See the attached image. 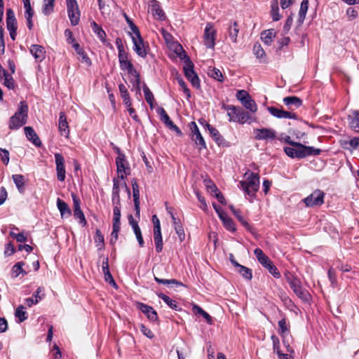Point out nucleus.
Returning a JSON list of instances; mask_svg holds the SVG:
<instances>
[{"instance_id":"1","label":"nucleus","mask_w":359,"mask_h":359,"mask_svg":"<svg viewBox=\"0 0 359 359\" xmlns=\"http://www.w3.org/2000/svg\"><path fill=\"white\" fill-rule=\"evenodd\" d=\"M293 147H284L285 153L290 158H303L308 156H317L321 152L320 149H315L312 147L303 145L302 143H292Z\"/></svg>"},{"instance_id":"2","label":"nucleus","mask_w":359,"mask_h":359,"mask_svg":"<svg viewBox=\"0 0 359 359\" xmlns=\"http://www.w3.org/2000/svg\"><path fill=\"white\" fill-rule=\"evenodd\" d=\"M222 108L227 111L229 121L238 122L241 124L251 123L255 118L247 111L234 105L223 104Z\"/></svg>"},{"instance_id":"3","label":"nucleus","mask_w":359,"mask_h":359,"mask_svg":"<svg viewBox=\"0 0 359 359\" xmlns=\"http://www.w3.org/2000/svg\"><path fill=\"white\" fill-rule=\"evenodd\" d=\"M28 118V105L25 101L20 102L17 111L10 118L8 128L18 130L26 124Z\"/></svg>"},{"instance_id":"4","label":"nucleus","mask_w":359,"mask_h":359,"mask_svg":"<svg viewBox=\"0 0 359 359\" xmlns=\"http://www.w3.org/2000/svg\"><path fill=\"white\" fill-rule=\"evenodd\" d=\"M247 175L245 181H240L239 187L243 190L246 195L253 198L259 187V177L257 173L251 172L249 170L245 173V176Z\"/></svg>"},{"instance_id":"5","label":"nucleus","mask_w":359,"mask_h":359,"mask_svg":"<svg viewBox=\"0 0 359 359\" xmlns=\"http://www.w3.org/2000/svg\"><path fill=\"white\" fill-rule=\"evenodd\" d=\"M194 63L187 58L185 60V65L184 66V73L186 78L191 82L193 87L199 88L201 87L200 79L194 69Z\"/></svg>"},{"instance_id":"6","label":"nucleus","mask_w":359,"mask_h":359,"mask_svg":"<svg viewBox=\"0 0 359 359\" xmlns=\"http://www.w3.org/2000/svg\"><path fill=\"white\" fill-rule=\"evenodd\" d=\"M114 205V209H113V230L111 232V243H115L118 237V232L121 229V204Z\"/></svg>"},{"instance_id":"7","label":"nucleus","mask_w":359,"mask_h":359,"mask_svg":"<svg viewBox=\"0 0 359 359\" xmlns=\"http://www.w3.org/2000/svg\"><path fill=\"white\" fill-rule=\"evenodd\" d=\"M118 156L116 158V164L117 168V172L118 175V177L123 180L125 179V175L129 174L130 168L128 166V163L126 161L125 155L120 151V149H117Z\"/></svg>"},{"instance_id":"8","label":"nucleus","mask_w":359,"mask_h":359,"mask_svg":"<svg viewBox=\"0 0 359 359\" xmlns=\"http://www.w3.org/2000/svg\"><path fill=\"white\" fill-rule=\"evenodd\" d=\"M325 194L320 189H316L304 199L307 207L320 206L324 203Z\"/></svg>"},{"instance_id":"9","label":"nucleus","mask_w":359,"mask_h":359,"mask_svg":"<svg viewBox=\"0 0 359 359\" xmlns=\"http://www.w3.org/2000/svg\"><path fill=\"white\" fill-rule=\"evenodd\" d=\"M216 30L213 28L211 23H208L205 26L203 34V43L208 48H214L216 39Z\"/></svg>"},{"instance_id":"10","label":"nucleus","mask_w":359,"mask_h":359,"mask_svg":"<svg viewBox=\"0 0 359 359\" xmlns=\"http://www.w3.org/2000/svg\"><path fill=\"white\" fill-rule=\"evenodd\" d=\"M72 197L74 203V217L75 219H79V223L84 226L86 225L87 222L80 207V199L74 194H72Z\"/></svg>"},{"instance_id":"11","label":"nucleus","mask_w":359,"mask_h":359,"mask_svg":"<svg viewBox=\"0 0 359 359\" xmlns=\"http://www.w3.org/2000/svg\"><path fill=\"white\" fill-rule=\"evenodd\" d=\"M55 160L56 164L57 178L60 182H63L65 180V158L61 154H55Z\"/></svg>"},{"instance_id":"12","label":"nucleus","mask_w":359,"mask_h":359,"mask_svg":"<svg viewBox=\"0 0 359 359\" xmlns=\"http://www.w3.org/2000/svg\"><path fill=\"white\" fill-rule=\"evenodd\" d=\"M132 40L134 44V50L135 53L142 57L147 56L146 46L144 41L139 32V35L132 36Z\"/></svg>"},{"instance_id":"13","label":"nucleus","mask_w":359,"mask_h":359,"mask_svg":"<svg viewBox=\"0 0 359 359\" xmlns=\"http://www.w3.org/2000/svg\"><path fill=\"white\" fill-rule=\"evenodd\" d=\"M269 113L278 118H290V119H297V115L292 111H287L283 109H278L274 107H268Z\"/></svg>"},{"instance_id":"14","label":"nucleus","mask_w":359,"mask_h":359,"mask_svg":"<svg viewBox=\"0 0 359 359\" xmlns=\"http://www.w3.org/2000/svg\"><path fill=\"white\" fill-rule=\"evenodd\" d=\"M254 133L255 135V139L257 140H274L276 137V132L271 128H263L261 129H255Z\"/></svg>"},{"instance_id":"15","label":"nucleus","mask_w":359,"mask_h":359,"mask_svg":"<svg viewBox=\"0 0 359 359\" xmlns=\"http://www.w3.org/2000/svg\"><path fill=\"white\" fill-rule=\"evenodd\" d=\"M137 308L145 314L147 318L151 321H156L158 320L157 313L151 306L141 302H137Z\"/></svg>"},{"instance_id":"16","label":"nucleus","mask_w":359,"mask_h":359,"mask_svg":"<svg viewBox=\"0 0 359 359\" xmlns=\"http://www.w3.org/2000/svg\"><path fill=\"white\" fill-rule=\"evenodd\" d=\"M129 224L132 226L134 233L135 234L136 238L141 248L144 246V242L142 235L141 229L138 225L137 222L134 219L132 215L128 216Z\"/></svg>"},{"instance_id":"17","label":"nucleus","mask_w":359,"mask_h":359,"mask_svg":"<svg viewBox=\"0 0 359 359\" xmlns=\"http://www.w3.org/2000/svg\"><path fill=\"white\" fill-rule=\"evenodd\" d=\"M58 129L61 135L68 138L69 135V128L65 112H60L58 120Z\"/></svg>"},{"instance_id":"18","label":"nucleus","mask_w":359,"mask_h":359,"mask_svg":"<svg viewBox=\"0 0 359 359\" xmlns=\"http://www.w3.org/2000/svg\"><path fill=\"white\" fill-rule=\"evenodd\" d=\"M132 188H133V201L135 210L136 212V215L140 217V190L139 186L135 179H133L131 181Z\"/></svg>"},{"instance_id":"19","label":"nucleus","mask_w":359,"mask_h":359,"mask_svg":"<svg viewBox=\"0 0 359 359\" xmlns=\"http://www.w3.org/2000/svg\"><path fill=\"white\" fill-rule=\"evenodd\" d=\"M29 51L37 62H41L46 57V51L42 46L33 44L31 46Z\"/></svg>"},{"instance_id":"20","label":"nucleus","mask_w":359,"mask_h":359,"mask_svg":"<svg viewBox=\"0 0 359 359\" xmlns=\"http://www.w3.org/2000/svg\"><path fill=\"white\" fill-rule=\"evenodd\" d=\"M284 104L291 111L299 108L302 105V100L296 96H288L283 99Z\"/></svg>"},{"instance_id":"21","label":"nucleus","mask_w":359,"mask_h":359,"mask_svg":"<svg viewBox=\"0 0 359 359\" xmlns=\"http://www.w3.org/2000/svg\"><path fill=\"white\" fill-rule=\"evenodd\" d=\"M25 133L27 137V138L32 142L35 146L36 147H41L42 143L40 140L39 136L35 133L32 127L31 126H26L24 128Z\"/></svg>"},{"instance_id":"22","label":"nucleus","mask_w":359,"mask_h":359,"mask_svg":"<svg viewBox=\"0 0 359 359\" xmlns=\"http://www.w3.org/2000/svg\"><path fill=\"white\" fill-rule=\"evenodd\" d=\"M284 276L292 291H294L296 289H298L299 287L302 286L301 280L297 278V276H295L290 271H286L284 274Z\"/></svg>"},{"instance_id":"23","label":"nucleus","mask_w":359,"mask_h":359,"mask_svg":"<svg viewBox=\"0 0 359 359\" xmlns=\"http://www.w3.org/2000/svg\"><path fill=\"white\" fill-rule=\"evenodd\" d=\"M6 27L8 30L17 29V20L12 8L6 10Z\"/></svg>"},{"instance_id":"24","label":"nucleus","mask_w":359,"mask_h":359,"mask_svg":"<svg viewBox=\"0 0 359 359\" xmlns=\"http://www.w3.org/2000/svg\"><path fill=\"white\" fill-rule=\"evenodd\" d=\"M278 330L280 334L283 338V344L286 346L287 351L292 352V351L289 344H286L285 341V337H286V334L289 333V330L287 327V323L285 318H282L278 321Z\"/></svg>"},{"instance_id":"25","label":"nucleus","mask_w":359,"mask_h":359,"mask_svg":"<svg viewBox=\"0 0 359 359\" xmlns=\"http://www.w3.org/2000/svg\"><path fill=\"white\" fill-rule=\"evenodd\" d=\"M57 207L62 217H69L72 215L71 209L67 203L59 198L57 199Z\"/></svg>"},{"instance_id":"26","label":"nucleus","mask_w":359,"mask_h":359,"mask_svg":"<svg viewBox=\"0 0 359 359\" xmlns=\"http://www.w3.org/2000/svg\"><path fill=\"white\" fill-rule=\"evenodd\" d=\"M120 188H119V181L117 178L113 179V189H112V203L120 205L121 199H120Z\"/></svg>"},{"instance_id":"27","label":"nucleus","mask_w":359,"mask_h":359,"mask_svg":"<svg viewBox=\"0 0 359 359\" xmlns=\"http://www.w3.org/2000/svg\"><path fill=\"white\" fill-rule=\"evenodd\" d=\"M228 34L232 42L236 43L238 34L239 32V27L237 22L230 23L227 28Z\"/></svg>"},{"instance_id":"28","label":"nucleus","mask_w":359,"mask_h":359,"mask_svg":"<svg viewBox=\"0 0 359 359\" xmlns=\"http://www.w3.org/2000/svg\"><path fill=\"white\" fill-rule=\"evenodd\" d=\"M206 127L211 135V137L214 139V140L218 144H221L224 142L223 137L220 135L219 132L217 129H216L212 126L210 125L209 123H206Z\"/></svg>"},{"instance_id":"29","label":"nucleus","mask_w":359,"mask_h":359,"mask_svg":"<svg viewBox=\"0 0 359 359\" xmlns=\"http://www.w3.org/2000/svg\"><path fill=\"white\" fill-rule=\"evenodd\" d=\"M12 179L18 189V190L20 193H23L25 188V177L22 175L16 174L12 175Z\"/></svg>"},{"instance_id":"30","label":"nucleus","mask_w":359,"mask_h":359,"mask_svg":"<svg viewBox=\"0 0 359 359\" xmlns=\"http://www.w3.org/2000/svg\"><path fill=\"white\" fill-rule=\"evenodd\" d=\"M158 296L172 309L175 311L180 310L179 305L175 300L170 299L163 293H159L158 294Z\"/></svg>"},{"instance_id":"31","label":"nucleus","mask_w":359,"mask_h":359,"mask_svg":"<svg viewBox=\"0 0 359 359\" xmlns=\"http://www.w3.org/2000/svg\"><path fill=\"white\" fill-rule=\"evenodd\" d=\"M55 0H43L42 5V13L45 15H49L54 11Z\"/></svg>"},{"instance_id":"32","label":"nucleus","mask_w":359,"mask_h":359,"mask_svg":"<svg viewBox=\"0 0 359 359\" xmlns=\"http://www.w3.org/2000/svg\"><path fill=\"white\" fill-rule=\"evenodd\" d=\"M295 294L304 302H309L311 295L309 292L303 288L302 285L293 291Z\"/></svg>"},{"instance_id":"33","label":"nucleus","mask_w":359,"mask_h":359,"mask_svg":"<svg viewBox=\"0 0 359 359\" xmlns=\"http://www.w3.org/2000/svg\"><path fill=\"white\" fill-rule=\"evenodd\" d=\"M93 31L97 34L101 41L104 42L106 39V33L102 28L99 26L95 21L91 22Z\"/></svg>"},{"instance_id":"34","label":"nucleus","mask_w":359,"mask_h":359,"mask_svg":"<svg viewBox=\"0 0 359 359\" xmlns=\"http://www.w3.org/2000/svg\"><path fill=\"white\" fill-rule=\"evenodd\" d=\"M309 8V0H303L301 3L300 9L299 11V22L302 23L306 18V15Z\"/></svg>"},{"instance_id":"35","label":"nucleus","mask_w":359,"mask_h":359,"mask_svg":"<svg viewBox=\"0 0 359 359\" xmlns=\"http://www.w3.org/2000/svg\"><path fill=\"white\" fill-rule=\"evenodd\" d=\"M275 37V33L273 29L266 30L262 32L261 39L266 45H270L272 39Z\"/></svg>"},{"instance_id":"36","label":"nucleus","mask_w":359,"mask_h":359,"mask_svg":"<svg viewBox=\"0 0 359 359\" xmlns=\"http://www.w3.org/2000/svg\"><path fill=\"white\" fill-rule=\"evenodd\" d=\"M154 240L157 252H161L163 250V239L161 231H154Z\"/></svg>"},{"instance_id":"37","label":"nucleus","mask_w":359,"mask_h":359,"mask_svg":"<svg viewBox=\"0 0 359 359\" xmlns=\"http://www.w3.org/2000/svg\"><path fill=\"white\" fill-rule=\"evenodd\" d=\"M223 225L228 231L234 232L236 231V225L233 219L230 218L227 215L221 219Z\"/></svg>"},{"instance_id":"38","label":"nucleus","mask_w":359,"mask_h":359,"mask_svg":"<svg viewBox=\"0 0 359 359\" xmlns=\"http://www.w3.org/2000/svg\"><path fill=\"white\" fill-rule=\"evenodd\" d=\"M25 265V263L22 262H19L16 263L12 268V276L15 278L18 277L20 274L25 275L27 273L22 269V266Z\"/></svg>"},{"instance_id":"39","label":"nucleus","mask_w":359,"mask_h":359,"mask_svg":"<svg viewBox=\"0 0 359 359\" xmlns=\"http://www.w3.org/2000/svg\"><path fill=\"white\" fill-rule=\"evenodd\" d=\"M237 271L245 279L250 280L252 278V270L245 266L241 265L237 268Z\"/></svg>"},{"instance_id":"40","label":"nucleus","mask_w":359,"mask_h":359,"mask_svg":"<svg viewBox=\"0 0 359 359\" xmlns=\"http://www.w3.org/2000/svg\"><path fill=\"white\" fill-rule=\"evenodd\" d=\"M192 141L194 142L195 144L201 150L202 149H206L205 142L201 133H196L194 137H191Z\"/></svg>"},{"instance_id":"41","label":"nucleus","mask_w":359,"mask_h":359,"mask_svg":"<svg viewBox=\"0 0 359 359\" xmlns=\"http://www.w3.org/2000/svg\"><path fill=\"white\" fill-rule=\"evenodd\" d=\"M242 104L251 112L255 113L257 110V107L255 102L251 98V97H248L246 100L241 102Z\"/></svg>"},{"instance_id":"42","label":"nucleus","mask_w":359,"mask_h":359,"mask_svg":"<svg viewBox=\"0 0 359 359\" xmlns=\"http://www.w3.org/2000/svg\"><path fill=\"white\" fill-rule=\"evenodd\" d=\"M208 74L210 77H212L219 81H223V75H222L221 71L217 68L209 67Z\"/></svg>"},{"instance_id":"43","label":"nucleus","mask_w":359,"mask_h":359,"mask_svg":"<svg viewBox=\"0 0 359 359\" xmlns=\"http://www.w3.org/2000/svg\"><path fill=\"white\" fill-rule=\"evenodd\" d=\"M120 67L123 70H126L130 74V73L136 74V69L133 68V65L129 60L120 61Z\"/></svg>"},{"instance_id":"44","label":"nucleus","mask_w":359,"mask_h":359,"mask_svg":"<svg viewBox=\"0 0 359 359\" xmlns=\"http://www.w3.org/2000/svg\"><path fill=\"white\" fill-rule=\"evenodd\" d=\"M143 91L144 93L146 101L149 104L150 107L152 109L154 107V97L152 93L150 91L149 88L146 85H144L143 88Z\"/></svg>"},{"instance_id":"45","label":"nucleus","mask_w":359,"mask_h":359,"mask_svg":"<svg viewBox=\"0 0 359 359\" xmlns=\"http://www.w3.org/2000/svg\"><path fill=\"white\" fill-rule=\"evenodd\" d=\"M68 13V17L72 26H76L79 24L80 20V11L79 10L72 11Z\"/></svg>"},{"instance_id":"46","label":"nucleus","mask_w":359,"mask_h":359,"mask_svg":"<svg viewBox=\"0 0 359 359\" xmlns=\"http://www.w3.org/2000/svg\"><path fill=\"white\" fill-rule=\"evenodd\" d=\"M3 80V84L6 87H7L8 89H14L15 81L11 74L7 73L5 76H4Z\"/></svg>"},{"instance_id":"47","label":"nucleus","mask_w":359,"mask_h":359,"mask_svg":"<svg viewBox=\"0 0 359 359\" xmlns=\"http://www.w3.org/2000/svg\"><path fill=\"white\" fill-rule=\"evenodd\" d=\"M154 280L156 283L158 284H163V285H170L174 284L176 285H182V283L175 279H163L159 278L157 276H154Z\"/></svg>"},{"instance_id":"48","label":"nucleus","mask_w":359,"mask_h":359,"mask_svg":"<svg viewBox=\"0 0 359 359\" xmlns=\"http://www.w3.org/2000/svg\"><path fill=\"white\" fill-rule=\"evenodd\" d=\"M15 316L19 318L20 322H23L27 318V315L25 311V307L20 305L15 310Z\"/></svg>"},{"instance_id":"49","label":"nucleus","mask_w":359,"mask_h":359,"mask_svg":"<svg viewBox=\"0 0 359 359\" xmlns=\"http://www.w3.org/2000/svg\"><path fill=\"white\" fill-rule=\"evenodd\" d=\"M265 268L269 271V272L275 278H280V273L279 272L277 267L271 262L268 264Z\"/></svg>"},{"instance_id":"50","label":"nucleus","mask_w":359,"mask_h":359,"mask_svg":"<svg viewBox=\"0 0 359 359\" xmlns=\"http://www.w3.org/2000/svg\"><path fill=\"white\" fill-rule=\"evenodd\" d=\"M234 216L237 218V219L241 223V224L248 230L251 231L252 226L248 224V222L245 219V218L241 215V212L238 210L237 212H235L233 214Z\"/></svg>"},{"instance_id":"51","label":"nucleus","mask_w":359,"mask_h":359,"mask_svg":"<svg viewBox=\"0 0 359 359\" xmlns=\"http://www.w3.org/2000/svg\"><path fill=\"white\" fill-rule=\"evenodd\" d=\"M104 236L100 229H97L95 231V243L96 246L99 248H102L104 246Z\"/></svg>"},{"instance_id":"52","label":"nucleus","mask_w":359,"mask_h":359,"mask_svg":"<svg viewBox=\"0 0 359 359\" xmlns=\"http://www.w3.org/2000/svg\"><path fill=\"white\" fill-rule=\"evenodd\" d=\"M151 13L153 15L156 16L158 19L163 20L165 18L164 12L158 6L153 5L151 7Z\"/></svg>"},{"instance_id":"53","label":"nucleus","mask_w":359,"mask_h":359,"mask_svg":"<svg viewBox=\"0 0 359 359\" xmlns=\"http://www.w3.org/2000/svg\"><path fill=\"white\" fill-rule=\"evenodd\" d=\"M194 310L195 312L201 315L205 319H206V320L208 323H210V324L211 323L212 320H211L210 316L206 311H205L202 308H201L200 306H198L197 305H194Z\"/></svg>"},{"instance_id":"54","label":"nucleus","mask_w":359,"mask_h":359,"mask_svg":"<svg viewBox=\"0 0 359 359\" xmlns=\"http://www.w3.org/2000/svg\"><path fill=\"white\" fill-rule=\"evenodd\" d=\"M271 338L273 341V351L276 352L278 355L279 357H280V355H282L283 353L280 352V349L279 339L275 335H272Z\"/></svg>"},{"instance_id":"55","label":"nucleus","mask_w":359,"mask_h":359,"mask_svg":"<svg viewBox=\"0 0 359 359\" xmlns=\"http://www.w3.org/2000/svg\"><path fill=\"white\" fill-rule=\"evenodd\" d=\"M253 53L257 58H262L265 55V52L260 43H256L253 46Z\"/></svg>"},{"instance_id":"56","label":"nucleus","mask_w":359,"mask_h":359,"mask_svg":"<svg viewBox=\"0 0 359 359\" xmlns=\"http://www.w3.org/2000/svg\"><path fill=\"white\" fill-rule=\"evenodd\" d=\"M278 11H279V8H278V4L274 3L273 4H272L271 13V15H272V18H273V21H278L280 19L281 15L279 14Z\"/></svg>"},{"instance_id":"57","label":"nucleus","mask_w":359,"mask_h":359,"mask_svg":"<svg viewBox=\"0 0 359 359\" xmlns=\"http://www.w3.org/2000/svg\"><path fill=\"white\" fill-rule=\"evenodd\" d=\"M102 271L104 276L105 280L108 282L110 285H111L113 287H116L117 285L109 271V269L102 270Z\"/></svg>"},{"instance_id":"58","label":"nucleus","mask_w":359,"mask_h":359,"mask_svg":"<svg viewBox=\"0 0 359 359\" xmlns=\"http://www.w3.org/2000/svg\"><path fill=\"white\" fill-rule=\"evenodd\" d=\"M177 82L180 86L182 88L184 93L186 95L187 99H189L191 97V93L189 89L187 88L186 83L181 77L177 78Z\"/></svg>"},{"instance_id":"59","label":"nucleus","mask_w":359,"mask_h":359,"mask_svg":"<svg viewBox=\"0 0 359 359\" xmlns=\"http://www.w3.org/2000/svg\"><path fill=\"white\" fill-rule=\"evenodd\" d=\"M124 18L128 24L131 31L135 35H139V29L138 27L134 24L133 20L126 14L124 13Z\"/></svg>"},{"instance_id":"60","label":"nucleus","mask_w":359,"mask_h":359,"mask_svg":"<svg viewBox=\"0 0 359 359\" xmlns=\"http://www.w3.org/2000/svg\"><path fill=\"white\" fill-rule=\"evenodd\" d=\"M204 182L208 192L215 194L219 191L216 185L210 180H204Z\"/></svg>"},{"instance_id":"61","label":"nucleus","mask_w":359,"mask_h":359,"mask_svg":"<svg viewBox=\"0 0 359 359\" xmlns=\"http://www.w3.org/2000/svg\"><path fill=\"white\" fill-rule=\"evenodd\" d=\"M66 1L67 13L79 10L76 0H66Z\"/></svg>"},{"instance_id":"62","label":"nucleus","mask_w":359,"mask_h":359,"mask_svg":"<svg viewBox=\"0 0 359 359\" xmlns=\"http://www.w3.org/2000/svg\"><path fill=\"white\" fill-rule=\"evenodd\" d=\"M353 117L351 121V126L352 128L358 130L359 129V111H355L353 113Z\"/></svg>"},{"instance_id":"63","label":"nucleus","mask_w":359,"mask_h":359,"mask_svg":"<svg viewBox=\"0 0 359 359\" xmlns=\"http://www.w3.org/2000/svg\"><path fill=\"white\" fill-rule=\"evenodd\" d=\"M118 60H119V62L128 60V54L125 51L124 47L122 45V43H121L120 45H118Z\"/></svg>"},{"instance_id":"64","label":"nucleus","mask_w":359,"mask_h":359,"mask_svg":"<svg viewBox=\"0 0 359 359\" xmlns=\"http://www.w3.org/2000/svg\"><path fill=\"white\" fill-rule=\"evenodd\" d=\"M157 113L161 117V121L164 123H166L167 121L170 120V117L168 116L165 110L163 107L158 108Z\"/></svg>"}]
</instances>
